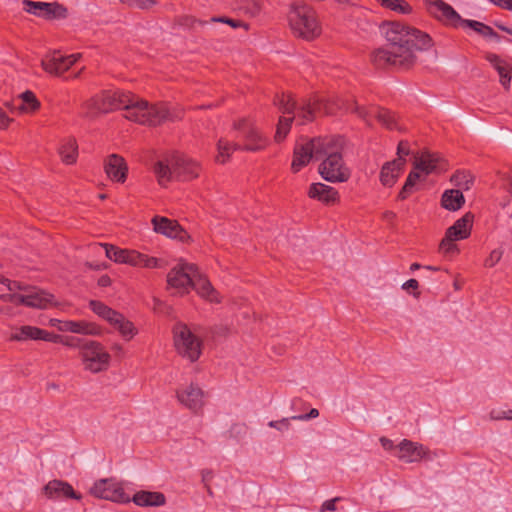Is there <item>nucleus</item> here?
<instances>
[{"mask_svg":"<svg viewBox=\"0 0 512 512\" xmlns=\"http://www.w3.org/2000/svg\"><path fill=\"white\" fill-rule=\"evenodd\" d=\"M387 45L375 49L370 60L378 69H411L418 60L417 53L434 46L429 34L399 21H387L381 25Z\"/></svg>","mask_w":512,"mask_h":512,"instance_id":"1","label":"nucleus"},{"mask_svg":"<svg viewBox=\"0 0 512 512\" xmlns=\"http://www.w3.org/2000/svg\"><path fill=\"white\" fill-rule=\"evenodd\" d=\"M82 116L94 119L101 114L123 109L125 118L142 125L157 126L165 121H176L182 118V112H172L167 104L150 105L131 92L120 89L104 90L82 104Z\"/></svg>","mask_w":512,"mask_h":512,"instance_id":"2","label":"nucleus"},{"mask_svg":"<svg viewBox=\"0 0 512 512\" xmlns=\"http://www.w3.org/2000/svg\"><path fill=\"white\" fill-rule=\"evenodd\" d=\"M337 113H355L362 120L368 121L366 107L358 105L352 96H329L304 101L298 116L302 118L301 123L305 124L313 121L317 114L334 115Z\"/></svg>","mask_w":512,"mask_h":512,"instance_id":"3","label":"nucleus"},{"mask_svg":"<svg viewBox=\"0 0 512 512\" xmlns=\"http://www.w3.org/2000/svg\"><path fill=\"white\" fill-rule=\"evenodd\" d=\"M318 151H321L320 159L323 158L319 166L322 178L332 183L348 181L351 172L343 160V139L341 137L324 138L322 148L320 147Z\"/></svg>","mask_w":512,"mask_h":512,"instance_id":"4","label":"nucleus"},{"mask_svg":"<svg viewBox=\"0 0 512 512\" xmlns=\"http://www.w3.org/2000/svg\"><path fill=\"white\" fill-rule=\"evenodd\" d=\"M287 20L292 34L306 41H313L322 33L316 11L304 2L290 5Z\"/></svg>","mask_w":512,"mask_h":512,"instance_id":"5","label":"nucleus"},{"mask_svg":"<svg viewBox=\"0 0 512 512\" xmlns=\"http://www.w3.org/2000/svg\"><path fill=\"white\" fill-rule=\"evenodd\" d=\"M201 171V164L185 155H174L169 160L158 161L154 166V172L162 186L173 179L192 181L199 177Z\"/></svg>","mask_w":512,"mask_h":512,"instance_id":"6","label":"nucleus"},{"mask_svg":"<svg viewBox=\"0 0 512 512\" xmlns=\"http://www.w3.org/2000/svg\"><path fill=\"white\" fill-rule=\"evenodd\" d=\"M428 12L446 25L454 28L469 27L485 38L500 41V36L490 26L476 21L463 19L455 9L443 0H425Z\"/></svg>","mask_w":512,"mask_h":512,"instance_id":"7","label":"nucleus"},{"mask_svg":"<svg viewBox=\"0 0 512 512\" xmlns=\"http://www.w3.org/2000/svg\"><path fill=\"white\" fill-rule=\"evenodd\" d=\"M176 352L190 362H196L201 354L203 342L185 323H176L172 329Z\"/></svg>","mask_w":512,"mask_h":512,"instance_id":"8","label":"nucleus"},{"mask_svg":"<svg viewBox=\"0 0 512 512\" xmlns=\"http://www.w3.org/2000/svg\"><path fill=\"white\" fill-rule=\"evenodd\" d=\"M236 136L235 138L242 141L239 150L248 152H258L264 150L269 139L256 127V125L248 120L241 119L233 125Z\"/></svg>","mask_w":512,"mask_h":512,"instance_id":"9","label":"nucleus"},{"mask_svg":"<svg viewBox=\"0 0 512 512\" xmlns=\"http://www.w3.org/2000/svg\"><path fill=\"white\" fill-rule=\"evenodd\" d=\"M275 104L283 114L292 115L289 117L281 116L279 118L274 139L276 142H281L289 133L291 124L295 118L299 121V124L303 125L301 123L302 118L298 116L301 105H297L291 94H282L281 96H277L275 99Z\"/></svg>","mask_w":512,"mask_h":512,"instance_id":"10","label":"nucleus"},{"mask_svg":"<svg viewBox=\"0 0 512 512\" xmlns=\"http://www.w3.org/2000/svg\"><path fill=\"white\" fill-rule=\"evenodd\" d=\"M84 369L92 373L105 371L109 367L110 355L97 341H86L80 351Z\"/></svg>","mask_w":512,"mask_h":512,"instance_id":"11","label":"nucleus"},{"mask_svg":"<svg viewBox=\"0 0 512 512\" xmlns=\"http://www.w3.org/2000/svg\"><path fill=\"white\" fill-rule=\"evenodd\" d=\"M89 307L95 314L113 325L121 335L128 340L136 334V329L131 321L127 320L121 313L108 307L103 302L91 300Z\"/></svg>","mask_w":512,"mask_h":512,"instance_id":"12","label":"nucleus"},{"mask_svg":"<svg viewBox=\"0 0 512 512\" xmlns=\"http://www.w3.org/2000/svg\"><path fill=\"white\" fill-rule=\"evenodd\" d=\"M196 274L197 265L180 263L168 273V286L177 289L180 294L188 293Z\"/></svg>","mask_w":512,"mask_h":512,"instance_id":"13","label":"nucleus"},{"mask_svg":"<svg viewBox=\"0 0 512 512\" xmlns=\"http://www.w3.org/2000/svg\"><path fill=\"white\" fill-rule=\"evenodd\" d=\"M324 143V138L312 139L304 144H297L294 148L293 160L291 164V170L294 173L299 172L303 167L309 164L312 157L320 159L321 151Z\"/></svg>","mask_w":512,"mask_h":512,"instance_id":"14","label":"nucleus"},{"mask_svg":"<svg viewBox=\"0 0 512 512\" xmlns=\"http://www.w3.org/2000/svg\"><path fill=\"white\" fill-rule=\"evenodd\" d=\"M90 493L97 498L113 502L125 503L130 501L122 486L112 479H101L95 482L90 489Z\"/></svg>","mask_w":512,"mask_h":512,"instance_id":"15","label":"nucleus"},{"mask_svg":"<svg viewBox=\"0 0 512 512\" xmlns=\"http://www.w3.org/2000/svg\"><path fill=\"white\" fill-rule=\"evenodd\" d=\"M22 3L25 12L42 17L46 20L67 17V9L58 2L47 3L23 0Z\"/></svg>","mask_w":512,"mask_h":512,"instance_id":"16","label":"nucleus"},{"mask_svg":"<svg viewBox=\"0 0 512 512\" xmlns=\"http://www.w3.org/2000/svg\"><path fill=\"white\" fill-rule=\"evenodd\" d=\"M79 58L80 54L65 56L59 51H53L43 57L41 66L49 74L60 75L67 71Z\"/></svg>","mask_w":512,"mask_h":512,"instance_id":"17","label":"nucleus"},{"mask_svg":"<svg viewBox=\"0 0 512 512\" xmlns=\"http://www.w3.org/2000/svg\"><path fill=\"white\" fill-rule=\"evenodd\" d=\"M152 224L155 232L161 233L167 237L177 239L181 242H187L190 239L189 234L179 225L176 220L155 216L152 219Z\"/></svg>","mask_w":512,"mask_h":512,"instance_id":"18","label":"nucleus"},{"mask_svg":"<svg viewBox=\"0 0 512 512\" xmlns=\"http://www.w3.org/2000/svg\"><path fill=\"white\" fill-rule=\"evenodd\" d=\"M10 339L13 341H25V340H43L47 342L57 343L60 339V335L48 332L47 330L24 325L17 329L11 334Z\"/></svg>","mask_w":512,"mask_h":512,"instance_id":"19","label":"nucleus"},{"mask_svg":"<svg viewBox=\"0 0 512 512\" xmlns=\"http://www.w3.org/2000/svg\"><path fill=\"white\" fill-rule=\"evenodd\" d=\"M44 494L49 499H76L80 500L82 496L75 492L73 487L61 480H51L43 488Z\"/></svg>","mask_w":512,"mask_h":512,"instance_id":"20","label":"nucleus"},{"mask_svg":"<svg viewBox=\"0 0 512 512\" xmlns=\"http://www.w3.org/2000/svg\"><path fill=\"white\" fill-rule=\"evenodd\" d=\"M366 109L368 111V121H365L367 124L370 125V118L373 116L384 128L388 130H401L399 117L395 112L378 106H370L366 107Z\"/></svg>","mask_w":512,"mask_h":512,"instance_id":"21","label":"nucleus"},{"mask_svg":"<svg viewBox=\"0 0 512 512\" xmlns=\"http://www.w3.org/2000/svg\"><path fill=\"white\" fill-rule=\"evenodd\" d=\"M414 167L416 170L428 175L445 170L446 162L436 153L422 152L421 155L416 158Z\"/></svg>","mask_w":512,"mask_h":512,"instance_id":"22","label":"nucleus"},{"mask_svg":"<svg viewBox=\"0 0 512 512\" xmlns=\"http://www.w3.org/2000/svg\"><path fill=\"white\" fill-rule=\"evenodd\" d=\"M107 176L116 182L123 183L127 178L128 167L124 158L118 154L109 155L104 163Z\"/></svg>","mask_w":512,"mask_h":512,"instance_id":"23","label":"nucleus"},{"mask_svg":"<svg viewBox=\"0 0 512 512\" xmlns=\"http://www.w3.org/2000/svg\"><path fill=\"white\" fill-rule=\"evenodd\" d=\"M398 449V458L406 463L418 462L428 454V450L422 444L407 439L400 442Z\"/></svg>","mask_w":512,"mask_h":512,"instance_id":"24","label":"nucleus"},{"mask_svg":"<svg viewBox=\"0 0 512 512\" xmlns=\"http://www.w3.org/2000/svg\"><path fill=\"white\" fill-rule=\"evenodd\" d=\"M177 398L181 404L196 412L203 407V391L196 385H189L177 391Z\"/></svg>","mask_w":512,"mask_h":512,"instance_id":"25","label":"nucleus"},{"mask_svg":"<svg viewBox=\"0 0 512 512\" xmlns=\"http://www.w3.org/2000/svg\"><path fill=\"white\" fill-rule=\"evenodd\" d=\"M406 164L405 158H396L386 162L380 171V182L386 187H392L400 177Z\"/></svg>","mask_w":512,"mask_h":512,"instance_id":"26","label":"nucleus"},{"mask_svg":"<svg viewBox=\"0 0 512 512\" xmlns=\"http://www.w3.org/2000/svg\"><path fill=\"white\" fill-rule=\"evenodd\" d=\"M191 288H193L201 298L209 302H221L218 292L214 289L211 282L199 272L198 268L196 277H194L193 279Z\"/></svg>","mask_w":512,"mask_h":512,"instance_id":"27","label":"nucleus"},{"mask_svg":"<svg viewBox=\"0 0 512 512\" xmlns=\"http://www.w3.org/2000/svg\"><path fill=\"white\" fill-rule=\"evenodd\" d=\"M308 196L316 199L326 205H332L339 202L338 191L323 183H313L310 185Z\"/></svg>","mask_w":512,"mask_h":512,"instance_id":"28","label":"nucleus"},{"mask_svg":"<svg viewBox=\"0 0 512 512\" xmlns=\"http://www.w3.org/2000/svg\"><path fill=\"white\" fill-rule=\"evenodd\" d=\"M474 221V215L471 212L465 213L458 219L452 226H450L446 233L449 237H454L457 240H463L470 236Z\"/></svg>","mask_w":512,"mask_h":512,"instance_id":"29","label":"nucleus"},{"mask_svg":"<svg viewBox=\"0 0 512 512\" xmlns=\"http://www.w3.org/2000/svg\"><path fill=\"white\" fill-rule=\"evenodd\" d=\"M60 325L58 329L63 332H72L85 335H99L101 333L100 328L93 323L86 321H59Z\"/></svg>","mask_w":512,"mask_h":512,"instance_id":"30","label":"nucleus"},{"mask_svg":"<svg viewBox=\"0 0 512 512\" xmlns=\"http://www.w3.org/2000/svg\"><path fill=\"white\" fill-rule=\"evenodd\" d=\"M27 307L46 309L54 304V295L33 287L26 293Z\"/></svg>","mask_w":512,"mask_h":512,"instance_id":"31","label":"nucleus"},{"mask_svg":"<svg viewBox=\"0 0 512 512\" xmlns=\"http://www.w3.org/2000/svg\"><path fill=\"white\" fill-rule=\"evenodd\" d=\"M132 500L141 507H158L166 503V497L163 493L143 490L135 493Z\"/></svg>","mask_w":512,"mask_h":512,"instance_id":"32","label":"nucleus"},{"mask_svg":"<svg viewBox=\"0 0 512 512\" xmlns=\"http://www.w3.org/2000/svg\"><path fill=\"white\" fill-rule=\"evenodd\" d=\"M486 59L496 69L500 77V83L506 88H509L511 82L512 67L505 60L501 59L498 55L490 53Z\"/></svg>","mask_w":512,"mask_h":512,"instance_id":"33","label":"nucleus"},{"mask_svg":"<svg viewBox=\"0 0 512 512\" xmlns=\"http://www.w3.org/2000/svg\"><path fill=\"white\" fill-rule=\"evenodd\" d=\"M465 204V198L460 189L444 191L441 197V206L449 211H458Z\"/></svg>","mask_w":512,"mask_h":512,"instance_id":"34","label":"nucleus"},{"mask_svg":"<svg viewBox=\"0 0 512 512\" xmlns=\"http://www.w3.org/2000/svg\"><path fill=\"white\" fill-rule=\"evenodd\" d=\"M59 154L63 163L67 165L74 164L78 157V145L76 140L73 138L64 140L59 148Z\"/></svg>","mask_w":512,"mask_h":512,"instance_id":"35","label":"nucleus"},{"mask_svg":"<svg viewBox=\"0 0 512 512\" xmlns=\"http://www.w3.org/2000/svg\"><path fill=\"white\" fill-rule=\"evenodd\" d=\"M239 146H241V144L233 143L226 139H220L217 143L218 154L216 156V161L221 164L226 163L232 153L239 150Z\"/></svg>","mask_w":512,"mask_h":512,"instance_id":"36","label":"nucleus"},{"mask_svg":"<svg viewBox=\"0 0 512 512\" xmlns=\"http://www.w3.org/2000/svg\"><path fill=\"white\" fill-rule=\"evenodd\" d=\"M20 99L22 100V104L19 106V110L21 112L33 113L37 111L41 106L35 94L30 90L23 92L20 95Z\"/></svg>","mask_w":512,"mask_h":512,"instance_id":"37","label":"nucleus"},{"mask_svg":"<svg viewBox=\"0 0 512 512\" xmlns=\"http://www.w3.org/2000/svg\"><path fill=\"white\" fill-rule=\"evenodd\" d=\"M377 3L391 11L397 12L399 14H410L412 12V7L405 0H376Z\"/></svg>","mask_w":512,"mask_h":512,"instance_id":"38","label":"nucleus"},{"mask_svg":"<svg viewBox=\"0 0 512 512\" xmlns=\"http://www.w3.org/2000/svg\"><path fill=\"white\" fill-rule=\"evenodd\" d=\"M94 249L95 250L104 249L105 255L107 258H109L110 260H112L116 263H121V264L124 263L126 249H120L111 244H95Z\"/></svg>","mask_w":512,"mask_h":512,"instance_id":"39","label":"nucleus"},{"mask_svg":"<svg viewBox=\"0 0 512 512\" xmlns=\"http://www.w3.org/2000/svg\"><path fill=\"white\" fill-rule=\"evenodd\" d=\"M451 182L461 190H469L473 184V177L465 171H457L451 177Z\"/></svg>","mask_w":512,"mask_h":512,"instance_id":"40","label":"nucleus"},{"mask_svg":"<svg viewBox=\"0 0 512 512\" xmlns=\"http://www.w3.org/2000/svg\"><path fill=\"white\" fill-rule=\"evenodd\" d=\"M420 179V173L418 171H411L398 194L400 200H405L413 191V188L417 181Z\"/></svg>","mask_w":512,"mask_h":512,"instance_id":"41","label":"nucleus"},{"mask_svg":"<svg viewBox=\"0 0 512 512\" xmlns=\"http://www.w3.org/2000/svg\"><path fill=\"white\" fill-rule=\"evenodd\" d=\"M174 24L189 30H193L196 25H205L207 22L197 19L192 15H179L174 18Z\"/></svg>","mask_w":512,"mask_h":512,"instance_id":"42","label":"nucleus"},{"mask_svg":"<svg viewBox=\"0 0 512 512\" xmlns=\"http://www.w3.org/2000/svg\"><path fill=\"white\" fill-rule=\"evenodd\" d=\"M210 22L212 23H225V24H228L229 26H231L232 28H244L246 31L249 30V24L241 21V20H236V19H232V18H228V17H212L210 19Z\"/></svg>","mask_w":512,"mask_h":512,"instance_id":"43","label":"nucleus"},{"mask_svg":"<svg viewBox=\"0 0 512 512\" xmlns=\"http://www.w3.org/2000/svg\"><path fill=\"white\" fill-rule=\"evenodd\" d=\"M455 241H457V239H454V237H449V234L445 232V236L439 245L440 251L444 254L457 252L458 250L456 244L454 243Z\"/></svg>","mask_w":512,"mask_h":512,"instance_id":"44","label":"nucleus"},{"mask_svg":"<svg viewBox=\"0 0 512 512\" xmlns=\"http://www.w3.org/2000/svg\"><path fill=\"white\" fill-rule=\"evenodd\" d=\"M143 261V254L136 250L126 249L125 258L123 264H129L131 266L141 267Z\"/></svg>","mask_w":512,"mask_h":512,"instance_id":"45","label":"nucleus"},{"mask_svg":"<svg viewBox=\"0 0 512 512\" xmlns=\"http://www.w3.org/2000/svg\"><path fill=\"white\" fill-rule=\"evenodd\" d=\"M58 342H61L65 346L71 347V348H79L81 350V347L83 346V343L86 342V340H82L77 337H65L63 338L60 336V339Z\"/></svg>","mask_w":512,"mask_h":512,"instance_id":"46","label":"nucleus"},{"mask_svg":"<svg viewBox=\"0 0 512 512\" xmlns=\"http://www.w3.org/2000/svg\"><path fill=\"white\" fill-rule=\"evenodd\" d=\"M141 267L146 268H161L163 267L162 261L155 257H148L147 255L143 254V261L141 264Z\"/></svg>","mask_w":512,"mask_h":512,"instance_id":"47","label":"nucleus"},{"mask_svg":"<svg viewBox=\"0 0 512 512\" xmlns=\"http://www.w3.org/2000/svg\"><path fill=\"white\" fill-rule=\"evenodd\" d=\"M157 4V0H132L131 7L147 10Z\"/></svg>","mask_w":512,"mask_h":512,"instance_id":"48","label":"nucleus"},{"mask_svg":"<svg viewBox=\"0 0 512 512\" xmlns=\"http://www.w3.org/2000/svg\"><path fill=\"white\" fill-rule=\"evenodd\" d=\"M502 252L499 250H493L489 257L485 260V266L486 267H493L495 266L501 259Z\"/></svg>","mask_w":512,"mask_h":512,"instance_id":"49","label":"nucleus"},{"mask_svg":"<svg viewBox=\"0 0 512 512\" xmlns=\"http://www.w3.org/2000/svg\"><path fill=\"white\" fill-rule=\"evenodd\" d=\"M410 153V145L408 141H400L397 146V158H405Z\"/></svg>","mask_w":512,"mask_h":512,"instance_id":"50","label":"nucleus"},{"mask_svg":"<svg viewBox=\"0 0 512 512\" xmlns=\"http://www.w3.org/2000/svg\"><path fill=\"white\" fill-rule=\"evenodd\" d=\"M289 418H283L281 420H273L268 423V426L277 430L288 429L290 426Z\"/></svg>","mask_w":512,"mask_h":512,"instance_id":"51","label":"nucleus"},{"mask_svg":"<svg viewBox=\"0 0 512 512\" xmlns=\"http://www.w3.org/2000/svg\"><path fill=\"white\" fill-rule=\"evenodd\" d=\"M10 302L15 304V305H25V306H27L26 294L13 293V295H10Z\"/></svg>","mask_w":512,"mask_h":512,"instance_id":"52","label":"nucleus"},{"mask_svg":"<svg viewBox=\"0 0 512 512\" xmlns=\"http://www.w3.org/2000/svg\"><path fill=\"white\" fill-rule=\"evenodd\" d=\"M319 416V411L316 408H312L309 413L303 415L292 416L290 419L292 420H308L311 418H316Z\"/></svg>","mask_w":512,"mask_h":512,"instance_id":"53","label":"nucleus"},{"mask_svg":"<svg viewBox=\"0 0 512 512\" xmlns=\"http://www.w3.org/2000/svg\"><path fill=\"white\" fill-rule=\"evenodd\" d=\"M13 121L12 118L8 117L6 112L0 108V129L8 128L9 124Z\"/></svg>","mask_w":512,"mask_h":512,"instance_id":"54","label":"nucleus"},{"mask_svg":"<svg viewBox=\"0 0 512 512\" xmlns=\"http://www.w3.org/2000/svg\"><path fill=\"white\" fill-rule=\"evenodd\" d=\"M340 500L339 497H336L334 499H331V500H327L325 501L323 504H322V507H321V512L323 511H335L336 510V502Z\"/></svg>","mask_w":512,"mask_h":512,"instance_id":"55","label":"nucleus"},{"mask_svg":"<svg viewBox=\"0 0 512 512\" xmlns=\"http://www.w3.org/2000/svg\"><path fill=\"white\" fill-rule=\"evenodd\" d=\"M491 418L494 420H500V419L512 420V410L503 411L498 414H496L494 411H492Z\"/></svg>","mask_w":512,"mask_h":512,"instance_id":"56","label":"nucleus"},{"mask_svg":"<svg viewBox=\"0 0 512 512\" xmlns=\"http://www.w3.org/2000/svg\"><path fill=\"white\" fill-rule=\"evenodd\" d=\"M0 283L5 284L10 291H13L15 289H19V290L23 289V287L20 285V283H18L16 281H11L7 278H0Z\"/></svg>","mask_w":512,"mask_h":512,"instance_id":"57","label":"nucleus"},{"mask_svg":"<svg viewBox=\"0 0 512 512\" xmlns=\"http://www.w3.org/2000/svg\"><path fill=\"white\" fill-rule=\"evenodd\" d=\"M503 180L506 190L512 195V170L504 174Z\"/></svg>","mask_w":512,"mask_h":512,"instance_id":"58","label":"nucleus"},{"mask_svg":"<svg viewBox=\"0 0 512 512\" xmlns=\"http://www.w3.org/2000/svg\"><path fill=\"white\" fill-rule=\"evenodd\" d=\"M419 283L416 279H409L402 285V289L408 291L409 289L417 290Z\"/></svg>","mask_w":512,"mask_h":512,"instance_id":"59","label":"nucleus"},{"mask_svg":"<svg viewBox=\"0 0 512 512\" xmlns=\"http://www.w3.org/2000/svg\"><path fill=\"white\" fill-rule=\"evenodd\" d=\"M489 1L503 9L512 10V4H510V0H489Z\"/></svg>","mask_w":512,"mask_h":512,"instance_id":"60","label":"nucleus"},{"mask_svg":"<svg viewBox=\"0 0 512 512\" xmlns=\"http://www.w3.org/2000/svg\"><path fill=\"white\" fill-rule=\"evenodd\" d=\"M380 443L385 450H392L394 448L393 441L386 437H381Z\"/></svg>","mask_w":512,"mask_h":512,"instance_id":"61","label":"nucleus"},{"mask_svg":"<svg viewBox=\"0 0 512 512\" xmlns=\"http://www.w3.org/2000/svg\"><path fill=\"white\" fill-rule=\"evenodd\" d=\"M111 284V279L107 275H103L98 279V285L101 287H107Z\"/></svg>","mask_w":512,"mask_h":512,"instance_id":"62","label":"nucleus"},{"mask_svg":"<svg viewBox=\"0 0 512 512\" xmlns=\"http://www.w3.org/2000/svg\"><path fill=\"white\" fill-rule=\"evenodd\" d=\"M383 219L388 222H392L396 218V213L393 211L387 210L382 215Z\"/></svg>","mask_w":512,"mask_h":512,"instance_id":"63","label":"nucleus"},{"mask_svg":"<svg viewBox=\"0 0 512 512\" xmlns=\"http://www.w3.org/2000/svg\"><path fill=\"white\" fill-rule=\"evenodd\" d=\"M213 478V473L210 470H204L202 472V479L205 484H207L208 481H210Z\"/></svg>","mask_w":512,"mask_h":512,"instance_id":"64","label":"nucleus"}]
</instances>
